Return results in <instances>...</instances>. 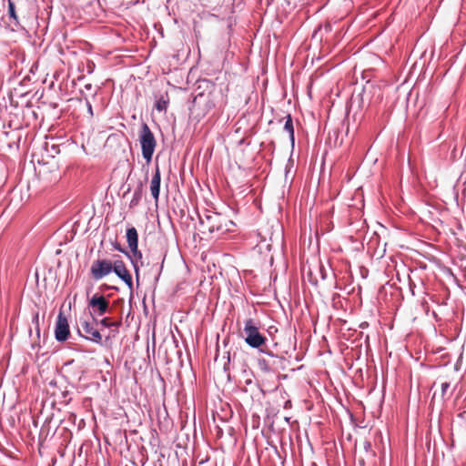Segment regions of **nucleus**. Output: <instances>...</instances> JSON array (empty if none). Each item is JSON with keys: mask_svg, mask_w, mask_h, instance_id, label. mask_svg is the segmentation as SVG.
<instances>
[{"mask_svg": "<svg viewBox=\"0 0 466 466\" xmlns=\"http://www.w3.org/2000/svg\"><path fill=\"white\" fill-rule=\"evenodd\" d=\"M8 15H9V18H10L9 26H10L11 30L12 31L17 30L20 25V23H19V19L16 15V12H15V4L11 0H8Z\"/></svg>", "mask_w": 466, "mask_h": 466, "instance_id": "obj_11", "label": "nucleus"}, {"mask_svg": "<svg viewBox=\"0 0 466 466\" xmlns=\"http://www.w3.org/2000/svg\"><path fill=\"white\" fill-rule=\"evenodd\" d=\"M139 141L143 158L149 163L152 159L157 142L154 134L147 124H143L141 127Z\"/></svg>", "mask_w": 466, "mask_h": 466, "instance_id": "obj_4", "label": "nucleus"}, {"mask_svg": "<svg viewBox=\"0 0 466 466\" xmlns=\"http://www.w3.org/2000/svg\"><path fill=\"white\" fill-rule=\"evenodd\" d=\"M160 181H161L160 171H159L158 167H157L155 174L152 177L151 185H150L151 195L156 201H157L158 198H159Z\"/></svg>", "mask_w": 466, "mask_h": 466, "instance_id": "obj_10", "label": "nucleus"}, {"mask_svg": "<svg viewBox=\"0 0 466 466\" xmlns=\"http://www.w3.org/2000/svg\"><path fill=\"white\" fill-rule=\"evenodd\" d=\"M212 93L197 95L190 108V117L197 123L203 119L207 114L215 106Z\"/></svg>", "mask_w": 466, "mask_h": 466, "instance_id": "obj_2", "label": "nucleus"}, {"mask_svg": "<svg viewBox=\"0 0 466 466\" xmlns=\"http://www.w3.org/2000/svg\"><path fill=\"white\" fill-rule=\"evenodd\" d=\"M244 339L252 349H259L266 345L267 338L259 332L258 324L253 319H248L244 325Z\"/></svg>", "mask_w": 466, "mask_h": 466, "instance_id": "obj_3", "label": "nucleus"}, {"mask_svg": "<svg viewBox=\"0 0 466 466\" xmlns=\"http://www.w3.org/2000/svg\"><path fill=\"white\" fill-rule=\"evenodd\" d=\"M168 103H169V98H168L167 94L161 95L156 100L155 108L158 112H165L167 110V108Z\"/></svg>", "mask_w": 466, "mask_h": 466, "instance_id": "obj_15", "label": "nucleus"}, {"mask_svg": "<svg viewBox=\"0 0 466 466\" xmlns=\"http://www.w3.org/2000/svg\"><path fill=\"white\" fill-rule=\"evenodd\" d=\"M86 67H87V73L91 74L94 71L95 64L93 62H88Z\"/></svg>", "mask_w": 466, "mask_h": 466, "instance_id": "obj_24", "label": "nucleus"}, {"mask_svg": "<svg viewBox=\"0 0 466 466\" xmlns=\"http://www.w3.org/2000/svg\"><path fill=\"white\" fill-rule=\"evenodd\" d=\"M97 325L98 319L96 318H92V321L83 320L81 321V329H78V333L84 339L101 345L102 335L96 329Z\"/></svg>", "mask_w": 466, "mask_h": 466, "instance_id": "obj_6", "label": "nucleus"}, {"mask_svg": "<svg viewBox=\"0 0 466 466\" xmlns=\"http://www.w3.org/2000/svg\"><path fill=\"white\" fill-rule=\"evenodd\" d=\"M87 307L91 317L96 319L110 310L109 300L100 293H96L91 297Z\"/></svg>", "mask_w": 466, "mask_h": 466, "instance_id": "obj_5", "label": "nucleus"}, {"mask_svg": "<svg viewBox=\"0 0 466 466\" xmlns=\"http://www.w3.org/2000/svg\"><path fill=\"white\" fill-rule=\"evenodd\" d=\"M258 367L261 370L266 372L271 370V367L266 360H258Z\"/></svg>", "mask_w": 466, "mask_h": 466, "instance_id": "obj_19", "label": "nucleus"}, {"mask_svg": "<svg viewBox=\"0 0 466 466\" xmlns=\"http://www.w3.org/2000/svg\"><path fill=\"white\" fill-rule=\"evenodd\" d=\"M86 89H90V88H91V85H90V84L86 85Z\"/></svg>", "mask_w": 466, "mask_h": 466, "instance_id": "obj_28", "label": "nucleus"}, {"mask_svg": "<svg viewBox=\"0 0 466 466\" xmlns=\"http://www.w3.org/2000/svg\"><path fill=\"white\" fill-rule=\"evenodd\" d=\"M285 125H284V130L289 134V140L291 141V144L294 145V126H293V120L289 114H288L285 117Z\"/></svg>", "mask_w": 466, "mask_h": 466, "instance_id": "obj_14", "label": "nucleus"}, {"mask_svg": "<svg viewBox=\"0 0 466 466\" xmlns=\"http://www.w3.org/2000/svg\"><path fill=\"white\" fill-rule=\"evenodd\" d=\"M142 195H143V188H142V185L140 184L134 191L133 193V197H132V199L130 201V208H134L136 206H137L142 198Z\"/></svg>", "mask_w": 466, "mask_h": 466, "instance_id": "obj_17", "label": "nucleus"}, {"mask_svg": "<svg viewBox=\"0 0 466 466\" xmlns=\"http://www.w3.org/2000/svg\"><path fill=\"white\" fill-rule=\"evenodd\" d=\"M113 247L116 250L124 253L126 256L130 257V253L127 252L125 248L121 247V245L117 242L113 243Z\"/></svg>", "mask_w": 466, "mask_h": 466, "instance_id": "obj_20", "label": "nucleus"}, {"mask_svg": "<svg viewBox=\"0 0 466 466\" xmlns=\"http://www.w3.org/2000/svg\"><path fill=\"white\" fill-rule=\"evenodd\" d=\"M100 289L101 290H106V289H116L117 290L118 289L116 287H114V286H108L106 284H103L101 287H100Z\"/></svg>", "mask_w": 466, "mask_h": 466, "instance_id": "obj_25", "label": "nucleus"}, {"mask_svg": "<svg viewBox=\"0 0 466 466\" xmlns=\"http://www.w3.org/2000/svg\"><path fill=\"white\" fill-rule=\"evenodd\" d=\"M126 237L129 248L137 249V247H138V234L136 228H128L127 229Z\"/></svg>", "mask_w": 466, "mask_h": 466, "instance_id": "obj_12", "label": "nucleus"}, {"mask_svg": "<svg viewBox=\"0 0 466 466\" xmlns=\"http://www.w3.org/2000/svg\"><path fill=\"white\" fill-rule=\"evenodd\" d=\"M32 322L34 324H35L36 327H38V322H39V315H38V312L35 313L34 316H33V319H32Z\"/></svg>", "mask_w": 466, "mask_h": 466, "instance_id": "obj_26", "label": "nucleus"}, {"mask_svg": "<svg viewBox=\"0 0 466 466\" xmlns=\"http://www.w3.org/2000/svg\"><path fill=\"white\" fill-rule=\"evenodd\" d=\"M130 251H131V254H130V257H128V258H130V261L133 265V268H134V270L136 273V277H137V280L138 281V279H139L138 262L141 261V259H142V253L140 250H138V247H137V249H130Z\"/></svg>", "mask_w": 466, "mask_h": 466, "instance_id": "obj_13", "label": "nucleus"}, {"mask_svg": "<svg viewBox=\"0 0 466 466\" xmlns=\"http://www.w3.org/2000/svg\"><path fill=\"white\" fill-rule=\"evenodd\" d=\"M45 150L46 151L47 156L55 157L60 153V147L53 142L46 141L45 143Z\"/></svg>", "mask_w": 466, "mask_h": 466, "instance_id": "obj_16", "label": "nucleus"}, {"mask_svg": "<svg viewBox=\"0 0 466 466\" xmlns=\"http://www.w3.org/2000/svg\"><path fill=\"white\" fill-rule=\"evenodd\" d=\"M258 350L260 352L265 353L272 358H277V356L275 354H273V352L270 351L269 350H267L265 346L260 347Z\"/></svg>", "mask_w": 466, "mask_h": 466, "instance_id": "obj_22", "label": "nucleus"}, {"mask_svg": "<svg viewBox=\"0 0 466 466\" xmlns=\"http://www.w3.org/2000/svg\"><path fill=\"white\" fill-rule=\"evenodd\" d=\"M441 397L444 398L448 389L450 388V383L448 381L442 382L441 385Z\"/></svg>", "mask_w": 466, "mask_h": 466, "instance_id": "obj_21", "label": "nucleus"}, {"mask_svg": "<svg viewBox=\"0 0 466 466\" xmlns=\"http://www.w3.org/2000/svg\"><path fill=\"white\" fill-rule=\"evenodd\" d=\"M364 449L366 451H369L371 449V443L369 441H364Z\"/></svg>", "mask_w": 466, "mask_h": 466, "instance_id": "obj_27", "label": "nucleus"}, {"mask_svg": "<svg viewBox=\"0 0 466 466\" xmlns=\"http://www.w3.org/2000/svg\"><path fill=\"white\" fill-rule=\"evenodd\" d=\"M86 105L88 114L90 115V116H93V115H94L93 107L88 99H86Z\"/></svg>", "mask_w": 466, "mask_h": 466, "instance_id": "obj_23", "label": "nucleus"}, {"mask_svg": "<svg viewBox=\"0 0 466 466\" xmlns=\"http://www.w3.org/2000/svg\"><path fill=\"white\" fill-rule=\"evenodd\" d=\"M199 224L202 227V232L205 230L209 233H225L228 230V222L232 224V221H228L226 218L222 217L219 213L205 211L204 214H198Z\"/></svg>", "mask_w": 466, "mask_h": 466, "instance_id": "obj_1", "label": "nucleus"}, {"mask_svg": "<svg viewBox=\"0 0 466 466\" xmlns=\"http://www.w3.org/2000/svg\"><path fill=\"white\" fill-rule=\"evenodd\" d=\"M121 324L120 321H111L109 318H103L102 319H98V325H101L104 328H111V327H119Z\"/></svg>", "mask_w": 466, "mask_h": 466, "instance_id": "obj_18", "label": "nucleus"}, {"mask_svg": "<svg viewBox=\"0 0 466 466\" xmlns=\"http://www.w3.org/2000/svg\"><path fill=\"white\" fill-rule=\"evenodd\" d=\"M114 269V260L96 259L90 268V273L94 279L99 280L109 275Z\"/></svg>", "mask_w": 466, "mask_h": 466, "instance_id": "obj_7", "label": "nucleus"}, {"mask_svg": "<svg viewBox=\"0 0 466 466\" xmlns=\"http://www.w3.org/2000/svg\"><path fill=\"white\" fill-rule=\"evenodd\" d=\"M112 272L122 279L130 289H133L132 277L118 255H114V269Z\"/></svg>", "mask_w": 466, "mask_h": 466, "instance_id": "obj_8", "label": "nucleus"}, {"mask_svg": "<svg viewBox=\"0 0 466 466\" xmlns=\"http://www.w3.org/2000/svg\"><path fill=\"white\" fill-rule=\"evenodd\" d=\"M69 325L66 317L63 314V312H59L56 328H55V337L57 341L63 342L66 341L69 337Z\"/></svg>", "mask_w": 466, "mask_h": 466, "instance_id": "obj_9", "label": "nucleus"}]
</instances>
